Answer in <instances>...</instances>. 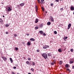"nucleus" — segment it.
<instances>
[{
  "instance_id": "nucleus-43",
  "label": "nucleus",
  "mask_w": 74,
  "mask_h": 74,
  "mask_svg": "<svg viewBox=\"0 0 74 74\" xmlns=\"http://www.w3.org/2000/svg\"><path fill=\"white\" fill-rule=\"evenodd\" d=\"M51 19L52 22H53V19Z\"/></svg>"
},
{
  "instance_id": "nucleus-32",
  "label": "nucleus",
  "mask_w": 74,
  "mask_h": 74,
  "mask_svg": "<svg viewBox=\"0 0 74 74\" xmlns=\"http://www.w3.org/2000/svg\"><path fill=\"white\" fill-rule=\"evenodd\" d=\"M54 34H57V32L56 31H54Z\"/></svg>"
},
{
  "instance_id": "nucleus-9",
  "label": "nucleus",
  "mask_w": 74,
  "mask_h": 74,
  "mask_svg": "<svg viewBox=\"0 0 74 74\" xmlns=\"http://www.w3.org/2000/svg\"><path fill=\"white\" fill-rule=\"evenodd\" d=\"M38 20L37 19H36L35 21V23H38Z\"/></svg>"
},
{
  "instance_id": "nucleus-4",
  "label": "nucleus",
  "mask_w": 74,
  "mask_h": 74,
  "mask_svg": "<svg viewBox=\"0 0 74 74\" xmlns=\"http://www.w3.org/2000/svg\"><path fill=\"white\" fill-rule=\"evenodd\" d=\"M71 24L70 23H69L68 25V29H69L71 27Z\"/></svg>"
},
{
  "instance_id": "nucleus-6",
  "label": "nucleus",
  "mask_w": 74,
  "mask_h": 74,
  "mask_svg": "<svg viewBox=\"0 0 74 74\" xmlns=\"http://www.w3.org/2000/svg\"><path fill=\"white\" fill-rule=\"evenodd\" d=\"M25 3H21L20 5L21 7H23V6L24 5H25Z\"/></svg>"
},
{
  "instance_id": "nucleus-3",
  "label": "nucleus",
  "mask_w": 74,
  "mask_h": 74,
  "mask_svg": "<svg viewBox=\"0 0 74 74\" xmlns=\"http://www.w3.org/2000/svg\"><path fill=\"white\" fill-rule=\"evenodd\" d=\"M56 61H53V62H51L50 63L52 65V66H53L54 65V64H56Z\"/></svg>"
},
{
  "instance_id": "nucleus-1",
  "label": "nucleus",
  "mask_w": 74,
  "mask_h": 74,
  "mask_svg": "<svg viewBox=\"0 0 74 74\" xmlns=\"http://www.w3.org/2000/svg\"><path fill=\"white\" fill-rule=\"evenodd\" d=\"M42 56L45 59H46L48 57V56H47V54L46 53H43L42 54Z\"/></svg>"
},
{
  "instance_id": "nucleus-52",
  "label": "nucleus",
  "mask_w": 74,
  "mask_h": 74,
  "mask_svg": "<svg viewBox=\"0 0 74 74\" xmlns=\"http://www.w3.org/2000/svg\"><path fill=\"white\" fill-rule=\"evenodd\" d=\"M72 69H74V66H73Z\"/></svg>"
},
{
  "instance_id": "nucleus-10",
  "label": "nucleus",
  "mask_w": 74,
  "mask_h": 74,
  "mask_svg": "<svg viewBox=\"0 0 74 74\" xmlns=\"http://www.w3.org/2000/svg\"><path fill=\"white\" fill-rule=\"evenodd\" d=\"M35 8L36 9V12H37V10H38V8L37 7V6L36 5H35Z\"/></svg>"
},
{
  "instance_id": "nucleus-45",
  "label": "nucleus",
  "mask_w": 74,
  "mask_h": 74,
  "mask_svg": "<svg viewBox=\"0 0 74 74\" xmlns=\"http://www.w3.org/2000/svg\"><path fill=\"white\" fill-rule=\"evenodd\" d=\"M27 34V36H29V34Z\"/></svg>"
},
{
  "instance_id": "nucleus-30",
  "label": "nucleus",
  "mask_w": 74,
  "mask_h": 74,
  "mask_svg": "<svg viewBox=\"0 0 74 74\" xmlns=\"http://www.w3.org/2000/svg\"><path fill=\"white\" fill-rule=\"evenodd\" d=\"M67 71H69V72H71V71H70V69H67Z\"/></svg>"
},
{
  "instance_id": "nucleus-11",
  "label": "nucleus",
  "mask_w": 74,
  "mask_h": 74,
  "mask_svg": "<svg viewBox=\"0 0 74 74\" xmlns=\"http://www.w3.org/2000/svg\"><path fill=\"white\" fill-rule=\"evenodd\" d=\"M12 10V9H11L10 7H8V11H11Z\"/></svg>"
},
{
  "instance_id": "nucleus-7",
  "label": "nucleus",
  "mask_w": 74,
  "mask_h": 74,
  "mask_svg": "<svg viewBox=\"0 0 74 74\" xmlns=\"http://www.w3.org/2000/svg\"><path fill=\"white\" fill-rule=\"evenodd\" d=\"M71 11H73L74 10V7L71 6Z\"/></svg>"
},
{
  "instance_id": "nucleus-28",
  "label": "nucleus",
  "mask_w": 74,
  "mask_h": 74,
  "mask_svg": "<svg viewBox=\"0 0 74 74\" xmlns=\"http://www.w3.org/2000/svg\"><path fill=\"white\" fill-rule=\"evenodd\" d=\"M3 22V21L2 19H0V22Z\"/></svg>"
},
{
  "instance_id": "nucleus-42",
  "label": "nucleus",
  "mask_w": 74,
  "mask_h": 74,
  "mask_svg": "<svg viewBox=\"0 0 74 74\" xmlns=\"http://www.w3.org/2000/svg\"><path fill=\"white\" fill-rule=\"evenodd\" d=\"M14 36L15 37H16V36H17V35H16V34H14Z\"/></svg>"
},
{
  "instance_id": "nucleus-8",
  "label": "nucleus",
  "mask_w": 74,
  "mask_h": 74,
  "mask_svg": "<svg viewBox=\"0 0 74 74\" xmlns=\"http://www.w3.org/2000/svg\"><path fill=\"white\" fill-rule=\"evenodd\" d=\"M30 40L32 41H35V39L34 38H32L30 39Z\"/></svg>"
},
{
  "instance_id": "nucleus-47",
  "label": "nucleus",
  "mask_w": 74,
  "mask_h": 74,
  "mask_svg": "<svg viewBox=\"0 0 74 74\" xmlns=\"http://www.w3.org/2000/svg\"><path fill=\"white\" fill-rule=\"evenodd\" d=\"M5 33L6 34H7L8 33V32H6Z\"/></svg>"
},
{
  "instance_id": "nucleus-49",
  "label": "nucleus",
  "mask_w": 74,
  "mask_h": 74,
  "mask_svg": "<svg viewBox=\"0 0 74 74\" xmlns=\"http://www.w3.org/2000/svg\"><path fill=\"white\" fill-rule=\"evenodd\" d=\"M41 1H44V0H41Z\"/></svg>"
},
{
  "instance_id": "nucleus-13",
  "label": "nucleus",
  "mask_w": 74,
  "mask_h": 74,
  "mask_svg": "<svg viewBox=\"0 0 74 74\" xmlns=\"http://www.w3.org/2000/svg\"><path fill=\"white\" fill-rule=\"evenodd\" d=\"M26 63L27 64H28V65H30V62L29 61H27L26 62Z\"/></svg>"
},
{
  "instance_id": "nucleus-51",
  "label": "nucleus",
  "mask_w": 74,
  "mask_h": 74,
  "mask_svg": "<svg viewBox=\"0 0 74 74\" xmlns=\"http://www.w3.org/2000/svg\"><path fill=\"white\" fill-rule=\"evenodd\" d=\"M65 38L66 39H67V36L65 37Z\"/></svg>"
},
{
  "instance_id": "nucleus-53",
  "label": "nucleus",
  "mask_w": 74,
  "mask_h": 74,
  "mask_svg": "<svg viewBox=\"0 0 74 74\" xmlns=\"http://www.w3.org/2000/svg\"><path fill=\"white\" fill-rule=\"evenodd\" d=\"M28 74H31V73H28Z\"/></svg>"
},
{
  "instance_id": "nucleus-24",
  "label": "nucleus",
  "mask_w": 74,
  "mask_h": 74,
  "mask_svg": "<svg viewBox=\"0 0 74 74\" xmlns=\"http://www.w3.org/2000/svg\"><path fill=\"white\" fill-rule=\"evenodd\" d=\"M40 27H42L43 26V25H42V24H41L40 25Z\"/></svg>"
},
{
  "instance_id": "nucleus-41",
  "label": "nucleus",
  "mask_w": 74,
  "mask_h": 74,
  "mask_svg": "<svg viewBox=\"0 0 74 74\" xmlns=\"http://www.w3.org/2000/svg\"><path fill=\"white\" fill-rule=\"evenodd\" d=\"M51 6H53V3H52L51 4Z\"/></svg>"
},
{
  "instance_id": "nucleus-55",
  "label": "nucleus",
  "mask_w": 74,
  "mask_h": 74,
  "mask_svg": "<svg viewBox=\"0 0 74 74\" xmlns=\"http://www.w3.org/2000/svg\"><path fill=\"white\" fill-rule=\"evenodd\" d=\"M3 17L4 18V16H3Z\"/></svg>"
},
{
  "instance_id": "nucleus-57",
  "label": "nucleus",
  "mask_w": 74,
  "mask_h": 74,
  "mask_svg": "<svg viewBox=\"0 0 74 74\" xmlns=\"http://www.w3.org/2000/svg\"><path fill=\"white\" fill-rule=\"evenodd\" d=\"M46 61H47V60H46Z\"/></svg>"
},
{
  "instance_id": "nucleus-2",
  "label": "nucleus",
  "mask_w": 74,
  "mask_h": 74,
  "mask_svg": "<svg viewBox=\"0 0 74 74\" xmlns=\"http://www.w3.org/2000/svg\"><path fill=\"white\" fill-rule=\"evenodd\" d=\"M1 58L3 59L4 61H6V60H7V58L5 57H3L2 56L1 57Z\"/></svg>"
},
{
  "instance_id": "nucleus-15",
  "label": "nucleus",
  "mask_w": 74,
  "mask_h": 74,
  "mask_svg": "<svg viewBox=\"0 0 74 74\" xmlns=\"http://www.w3.org/2000/svg\"><path fill=\"white\" fill-rule=\"evenodd\" d=\"M58 51L59 52H62V50H61V49H58Z\"/></svg>"
},
{
  "instance_id": "nucleus-37",
  "label": "nucleus",
  "mask_w": 74,
  "mask_h": 74,
  "mask_svg": "<svg viewBox=\"0 0 74 74\" xmlns=\"http://www.w3.org/2000/svg\"><path fill=\"white\" fill-rule=\"evenodd\" d=\"M37 52H40V50H39V49L37 50Z\"/></svg>"
},
{
  "instance_id": "nucleus-48",
  "label": "nucleus",
  "mask_w": 74,
  "mask_h": 74,
  "mask_svg": "<svg viewBox=\"0 0 74 74\" xmlns=\"http://www.w3.org/2000/svg\"><path fill=\"white\" fill-rule=\"evenodd\" d=\"M63 39L64 40H66V39L65 37H64Z\"/></svg>"
},
{
  "instance_id": "nucleus-14",
  "label": "nucleus",
  "mask_w": 74,
  "mask_h": 74,
  "mask_svg": "<svg viewBox=\"0 0 74 74\" xmlns=\"http://www.w3.org/2000/svg\"><path fill=\"white\" fill-rule=\"evenodd\" d=\"M10 60L11 63H12L13 62V60H12V58H10Z\"/></svg>"
},
{
  "instance_id": "nucleus-38",
  "label": "nucleus",
  "mask_w": 74,
  "mask_h": 74,
  "mask_svg": "<svg viewBox=\"0 0 74 74\" xmlns=\"http://www.w3.org/2000/svg\"><path fill=\"white\" fill-rule=\"evenodd\" d=\"M12 74H16V73H14V72H12Z\"/></svg>"
},
{
  "instance_id": "nucleus-34",
  "label": "nucleus",
  "mask_w": 74,
  "mask_h": 74,
  "mask_svg": "<svg viewBox=\"0 0 74 74\" xmlns=\"http://www.w3.org/2000/svg\"><path fill=\"white\" fill-rule=\"evenodd\" d=\"M5 26L6 27H8V26H9V25H8V24H6Z\"/></svg>"
},
{
  "instance_id": "nucleus-19",
  "label": "nucleus",
  "mask_w": 74,
  "mask_h": 74,
  "mask_svg": "<svg viewBox=\"0 0 74 74\" xmlns=\"http://www.w3.org/2000/svg\"><path fill=\"white\" fill-rule=\"evenodd\" d=\"M43 48L44 49H46V48H47V46H44Z\"/></svg>"
},
{
  "instance_id": "nucleus-39",
  "label": "nucleus",
  "mask_w": 74,
  "mask_h": 74,
  "mask_svg": "<svg viewBox=\"0 0 74 74\" xmlns=\"http://www.w3.org/2000/svg\"><path fill=\"white\" fill-rule=\"evenodd\" d=\"M50 19H53V17L51 16H50Z\"/></svg>"
},
{
  "instance_id": "nucleus-46",
  "label": "nucleus",
  "mask_w": 74,
  "mask_h": 74,
  "mask_svg": "<svg viewBox=\"0 0 74 74\" xmlns=\"http://www.w3.org/2000/svg\"><path fill=\"white\" fill-rule=\"evenodd\" d=\"M49 46H48V45L46 46L47 48H49Z\"/></svg>"
},
{
  "instance_id": "nucleus-56",
  "label": "nucleus",
  "mask_w": 74,
  "mask_h": 74,
  "mask_svg": "<svg viewBox=\"0 0 74 74\" xmlns=\"http://www.w3.org/2000/svg\"><path fill=\"white\" fill-rule=\"evenodd\" d=\"M46 13H47V12H46Z\"/></svg>"
},
{
  "instance_id": "nucleus-12",
  "label": "nucleus",
  "mask_w": 74,
  "mask_h": 74,
  "mask_svg": "<svg viewBox=\"0 0 74 74\" xmlns=\"http://www.w3.org/2000/svg\"><path fill=\"white\" fill-rule=\"evenodd\" d=\"M39 32L40 34H43V31H39Z\"/></svg>"
},
{
  "instance_id": "nucleus-16",
  "label": "nucleus",
  "mask_w": 74,
  "mask_h": 74,
  "mask_svg": "<svg viewBox=\"0 0 74 74\" xmlns=\"http://www.w3.org/2000/svg\"><path fill=\"white\" fill-rule=\"evenodd\" d=\"M51 23L50 22H48V23H47V25H51Z\"/></svg>"
},
{
  "instance_id": "nucleus-54",
  "label": "nucleus",
  "mask_w": 74,
  "mask_h": 74,
  "mask_svg": "<svg viewBox=\"0 0 74 74\" xmlns=\"http://www.w3.org/2000/svg\"><path fill=\"white\" fill-rule=\"evenodd\" d=\"M2 4H3L4 3H3V2H2Z\"/></svg>"
},
{
  "instance_id": "nucleus-25",
  "label": "nucleus",
  "mask_w": 74,
  "mask_h": 74,
  "mask_svg": "<svg viewBox=\"0 0 74 74\" xmlns=\"http://www.w3.org/2000/svg\"><path fill=\"white\" fill-rule=\"evenodd\" d=\"M38 3H42L41 2H40V0H38Z\"/></svg>"
},
{
  "instance_id": "nucleus-22",
  "label": "nucleus",
  "mask_w": 74,
  "mask_h": 74,
  "mask_svg": "<svg viewBox=\"0 0 74 74\" xmlns=\"http://www.w3.org/2000/svg\"><path fill=\"white\" fill-rule=\"evenodd\" d=\"M59 64H62V62L61 61H60Z\"/></svg>"
},
{
  "instance_id": "nucleus-20",
  "label": "nucleus",
  "mask_w": 74,
  "mask_h": 74,
  "mask_svg": "<svg viewBox=\"0 0 74 74\" xmlns=\"http://www.w3.org/2000/svg\"><path fill=\"white\" fill-rule=\"evenodd\" d=\"M32 64L33 66H35V62H32Z\"/></svg>"
},
{
  "instance_id": "nucleus-29",
  "label": "nucleus",
  "mask_w": 74,
  "mask_h": 74,
  "mask_svg": "<svg viewBox=\"0 0 74 74\" xmlns=\"http://www.w3.org/2000/svg\"><path fill=\"white\" fill-rule=\"evenodd\" d=\"M42 34H43V36H46V34L45 33H43Z\"/></svg>"
},
{
  "instance_id": "nucleus-5",
  "label": "nucleus",
  "mask_w": 74,
  "mask_h": 74,
  "mask_svg": "<svg viewBox=\"0 0 74 74\" xmlns=\"http://www.w3.org/2000/svg\"><path fill=\"white\" fill-rule=\"evenodd\" d=\"M65 67L66 68H69L70 67V65L69 64H66L65 65Z\"/></svg>"
},
{
  "instance_id": "nucleus-23",
  "label": "nucleus",
  "mask_w": 74,
  "mask_h": 74,
  "mask_svg": "<svg viewBox=\"0 0 74 74\" xmlns=\"http://www.w3.org/2000/svg\"><path fill=\"white\" fill-rule=\"evenodd\" d=\"M41 8L43 10V11H44V8H43L42 7Z\"/></svg>"
},
{
  "instance_id": "nucleus-17",
  "label": "nucleus",
  "mask_w": 74,
  "mask_h": 74,
  "mask_svg": "<svg viewBox=\"0 0 74 74\" xmlns=\"http://www.w3.org/2000/svg\"><path fill=\"white\" fill-rule=\"evenodd\" d=\"M48 55L49 56H51L52 55V54L51 53H48Z\"/></svg>"
},
{
  "instance_id": "nucleus-21",
  "label": "nucleus",
  "mask_w": 74,
  "mask_h": 74,
  "mask_svg": "<svg viewBox=\"0 0 74 74\" xmlns=\"http://www.w3.org/2000/svg\"><path fill=\"white\" fill-rule=\"evenodd\" d=\"M35 29H36L37 30V29H38V27H35Z\"/></svg>"
},
{
  "instance_id": "nucleus-18",
  "label": "nucleus",
  "mask_w": 74,
  "mask_h": 74,
  "mask_svg": "<svg viewBox=\"0 0 74 74\" xmlns=\"http://www.w3.org/2000/svg\"><path fill=\"white\" fill-rule=\"evenodd\" d=\"M27 45H30L31 43L29 42H28L27 43Z\"/></svg>"
},
{
  "instance_id": "nucleus-44",
  "label": "nucleus",
  "mask_w": 74,
  "mask_h": 74,
  "mask_svg": "<svg viewBox=\"0 0 74 74\" xmlns=\"http://www.w3.org/2000/svg\"><path fill=\"white\" fill-rule=\"evenodd\" d=\"M56 2H59V0H56Z\"/></svg>"
},
{
  "instance_id": "nucleus-26",
  "label": "nucleus",
  "mask_w": 74,
  "mask_h": 74,
  "mask_svg": "<svg viewBox=\"0 0 74 74\" xmlns=\"http://www.w3.org/2000/svg\"><path fill=\"white\" fill-rule=\"evenodd\" d=\"M73 63V61H71L70 62V64H72V63Z\"/></svg>"
},
{
  "instance_id": "nucleus-31",
  "label": "nucleus",
  "mask_w": 74,
  "mask_h": 74,
  "mask_svg": "<svg viewBox=\"0 0 74 74\" xmlns=\"http://www.w3.org/2000/svg\"><path fill=\"white\" fill-rule=\"evenodd\" d=\"M71 52H73V49H71Z\"/></svg>"
},
{
  "instance_id": "nucleus-33",
  "label": "nucleus",
  "mask_w": 74,
  "mask_h": 74,
  "mask_svg": "<svg viewBox=\"0 0 74 74\" xmlns=\"http://www.w3.org/2000/svg\"><path fill=\"white\" fill-rule=\"evenodd\" d=\"M28 60L29 61H30L31 60V59L30 58H28Z\"/></svg>"
},
{
  "instance_id": "nucleus-36",
  "label": "nucleus",
  "mask_w": 74,
  "mask_h": 74,
  "mask_svg": "<svg viewBox=\"0 0 74 74\" xmlns=\"http://www.w3.org/2000/svg\"><path fill=\"white\" fill-rule=\"evenodd\" d=\"M63 10V8H61L60 9V11H62Z\"/></svg>"
},
{
  "instance_id": "nucleus-35",
  "label": "nucleus",
  "mask_w": 74,
  "mask_h": 74,
  "mask_svg": "<svg viewBox=\"0 0 74 74\" xmlns=\"http://www.w3.org/2000/svg\"><path fill=\"white\" fill-rule=\"evenodd\" d=\"M15 50H16V51H17V50H18V48H17V47H16V48H15Z\"/></svg>"
},
{
  "instance_id": "nucleus-27",
  "label": "nucleus",
  "mask_w": 74,
  "mask_h": 74,
  "mask_svg": "<svg viewBox=\"0 0 74 74\" xmlns=\"http://www.w3.org/2000/svg\"><path fill=\"white\" fill-rule=\"evenodd\" d=\"M31 70L32 71H34V69L33 68H31Z\"/></svg>"
},
{
  "instance_id": "nucleus-40",
  "label": "nucleus",
  "mask_w": 74,
  "mask_h": 74,
  "mask_svg": "<svg viewBox=\"0 0 74 74\" xmlns=\"http://www.w3.org/2000/svg\"><path fill=\"white\" fill-rule=\"evenodd\" d=\"M14 69H16V67H15V66H14V67H13Z\"/></svg>"
},
{
  "instance_id": "nucleus-50",
  "label": "nucleus",
  "mask_w": 74,
  "mask_h": 74,
  "mask_svg": "<svg viewBox=\"0 0 74 74\" xmlns=\"http://www.w3.org/2000/svg\"><path fill=\"white\" fill-rule=\"evenodd\" d=\"M15 66H16V67H17V66H18V65L17 64H16L15 65Z\"/></svg>"
}]
</instances>
